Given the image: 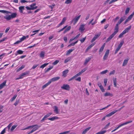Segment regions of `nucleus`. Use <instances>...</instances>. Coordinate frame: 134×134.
Wrapping results in <instances>:
<instances>
[{"instance_id":"f257e3e1","label":"nucleus","mask_w":134,"mask_h":134,"mask_svg":"<svg viewBox=\"0 0 134 134\" xmlns=\"http://www.w3.org/2000/svg\"><path fill=\"white\" fill-rule=\"evenodd\" d=\"M118 25V24L117 23L116 24L114 29V32H113V33L105 41L106 42H108V41H110V40L113 38L114 36H115L116 34L118 32L119 29Z\"/></svg>"},{"instance_id":"f03ea898","label":"nucleus","mask_w":134,"mask_h":134,"mask_svg":"<svg viewBox=\"0 0 134 134\" xmlns=\"http://www.w3.org/2000/svg\"><path fill=\"white\" fill-rule=\"evenodd\" d=\"M131 26H129L128 27L125 29L124 30L121 34L119 35L118 37L119 38H121L126 33L128 32L131 28Z\"/></svg>"},{"instance_id":"7ed1b4c3","label":"nucleus","mask_w":134,"mask_h":134,"mask_svg":"<svg viewBox=\"0 0 134 134\" xmlns=\"http://www.w3.org/2000/svg\"><path fill=\"white\" fill-rule=\"evenodd\" d=\"M132 122V121H127V122H125V123H122V124H120L119 125V126L116 128L115 129L112 130L111 131V132H113L115 131V130H117L120 127L122 126H123L124 125H125L127 124L130 123V122Z\"/></svg>"},{"instance_id":"20e7f679","label":"nucleus","mask_w":134,"mask_h":134,"mask_svg":"<svg viewBox=\"0 0 134 134\" xmlns=\"http://www.w3.org/2000/svg\"><path fill=\"white\" fill-rule=\"evenodd\" d=\"M124 106H123L121 107L118 110H113L111 112L109 113V114H107L106 116L108 117H110V116H112V115H113V114H114L115 113H116V112H117L118 111H120V110L121 109L123 108H124Z\"/></svg>"},{"instance_id":"39448f33","label":"nucleus","mask_w":134,"mask_h":134,"mask_svg":"<svg viewBox=\"0 0 134 134\" xmlns=\"http://www.w3.org/2000/svg\"><path fill=\"white\" fill-rule=\"evenodd\" d=\"M40 127V126H38V125H32L31 126H28L26 128H25L24 129H22V130H25L26 129H29L30 128V127L33 128V127H34L36 131L38 129L39 127Z\"/></svg>"},{"instance_id":"423d86ee","label":"nucleus","mask_w":134,"mask_h":134,"mask_svg":"<svg viewBox=\"0 0 134 134\" xmlns=\"http://www.w3.org/2000/svg\"><path fill=\"white\" fill-rule=\"evenodd\" d=\"M61 88L65 90H69L70 89V87L69 85L64 84L63 86L61 87Z\"/></svg>"},{"instance_id":"0eeeda50","label":"nucleus","mask_w":134,"mask_h":134,"mask_svg":"<svg viewBox=\"0 0 134 134\" xmlns=\"http://www.w3.org/2000/svg\"><path fill=\"white\" fill-rule=\"evenodd\" d=\"M81 16V15H80L77 17H75V18H74V19L72 20V22H74V25L76 23L79 19Z\"/></svg>"},{"instance_id":"6e6552de","label":"nucleus","mask_w":134,"mask_h":134,"mask_svg":"<svg viewBox=\"0 0 134 134\" xmlns=\"http://www.w3.org/2000/svg\"><path fill=\"white\" fill-rule=\"evenodd\" d=\"M109 49H107L106 51L105 55L103 57V59L104 60L107 59L108 55L109 53Z\"/></svg>"},{"instance_id":"1a4fd4ad","label":"nucleus","mask_w":134,"mask_h":134,"mask_svg":"<svg viewBox=\"0 0 134 134\" xmlns=\"http://www.w3.org/2000/svg\"><path fill=\"white\" fill-rule=\"evenodd\" d=\"M126 18V16H122V17H121L120 18V19H119V20H118L117 23L119 25Z\"/></svg>"},{"instance_id":"9d476101","label":"nucleus","mask_w":134,"mask_h":134,"mask_svg":"<svg viewBox=\"0 0 134 134\" xmlns=\"http://www.w3.org/2000/svg\"><path fill=\"white\" fill-rule=\"evenodd\" d=\"M29 72L30 71H27L25 72H24V73H22L19 76V78H22L23 77L24 75H26V74H29Z\"/></svg>"},{"instance_id":"9b49d317","label":"nucleus","mask_w":134,"mask_h":134,"mask_svg":"<svg viewBox=\"0 0 134 134\" xmlns=\"http://www.w3.org/2000/svg\"><path fill=\"white\" fill-rule=\"evenodd\" d=\"M60 79V77L59 76H57V77H54L53 78L51 79L50 80V83H51V82H54V81H56Z\"/></svg>"},{"instance_id":"f8f14e48","label":"nucleus","mask_w":134,"mask_h":134,"mask_svg":"<svg viewBox=\"0 0 134 134\" xmlns=\"http://www.w3.org/2000/svg\"><path fill=\"white\" fill-rule=\"evenodd\" d=\"M100 36V34H97L95 35L94 37L92 38V40H91V42H93V41H94L96 39H97L98 37H99V36Z\"/></svg>"},{"instance_id":"ddd939ff","label":"nucleus","mask_w":134,"mask_h":134,"mask_svg":"<svg viewBox=\"0 0 134 134\" xmlns=\"http://www.w3.org/2000/svg\"><path fill=\"white\" fill-rule=\"evenodd\" d=\"M66 20V18L65 17H63V19L60 22V23L59 24L58 26H57L58 27H59V26H60L61 25L64 23L65 22V20Z\"/></svg>"},{"instance_id":"4468645a","label":"nucleus","mask_w":134,"mask_h":134,"mask_svg":"<svg viewBox=\"0 0 134 134\" xmlns=\"http://www.w3.org/2000/svg\"><path fill=\"white\" fill-rule=\"evenodd\" d=\"M6 82V80L4 81L0 85V89H2L4 86H5Z\"/></svg>"},{"instance_id":"2eb2a0df","label":"nucleus","mask_w":134,"mask_h":134,"mask_svg":"<svg viewBox=\"0 0 134 134\" xmlns=\"http://www.w3.org/2000/svg\"><path fill=\"white\" fill-rule=\"evenodd\" d=\"M69 71L68 70H66L63 72L62 76L63 77H65L67 75V74Z\"/></svg>"},{"instance_id":"dca6fc26","label":"nucleus","mask_w":134,"mask_h":134,"mask_svg":"<svg viewBox=\"0 0 134 134\" xmlns=\"http://www.w3.org/2000/svg\"><path fill=\"white\" fill-rule=\"evenodd\" d=\"M24 51H23L20 50V49H19V50H18L17 51V53L15 54V55H17V54H22L23 53Z\"/></svg>"},{"instance_id":"f3484780","label":"nucleus","mask_w":134,"mask_h":134,"mask_svg":"<svg viewBox=\"0 0 134 134\" xmlns=\"http://www.w3.org/2000/svg\"><path fill=\"white\" fill-rule=\"evenodd\" d=\"M104 96H113V94H111L109 92H106L104 94Z\"/></svg>"},{"instance_id":"a211bd4d","label":"nucleus","mask_w":134,"mask_h":134,"mask_svg":"<svg viewBox=\"0 0 134 134\" xmlns=\"http://www.w3.org/2000/svg\"><path fill=\"white\" fill-rule=\"evenodd\" d=\"M51 84V81L49 80V81H48L47 83H46L45 85L43 86L42 87V88L44 89V88H46V87H47V86H48V85H49V84Z\"/></svg>"},{"instance_id":"6ab92c4d","label":"nucleus","mask_w":134,"mask_h":134,"mask_svg":"<svg viewBox=\"0 0 134 134\" xmlns=\"http://www.w3.org/2000/svg\"><path fill=\"white\" fill-rule=\"evenodd\" d=\"M59 118L57 116H53L52 117V118H49L48 119L49 120H50L53 121V120H55V119H59Z\"/></svg>"},{"instance_id":"aec40b11","label":"nucleus","mask_w":134,"mask_h":134,"mask_svg":"<svg viewBox=\"0 0 134 134\" xmlns=\"http://www.w3.org/2000/svg\"><path fill=\"white\" fill-rule=\"evenodd\" d=\"M71 28V26H68V27L66 29H65L64 30V32H63V34H65V33L66 32H67L68 31H69V30Z\"/></svg>"},{"instance_id":"412c9836","label":"nucleus","mask_w":134,"mask_h":134,"mask_svg":"<svg viewBox=\"0 0 134 134\" xmlns=\"http://www.w3.org/2000/svg\"><path fill=\"white\" fill-rule=\"evenodd\" d=\"M54 112L56 113V114H58V108L56 106H54Z\"/></svg>"},{"instance_id":"4be33fe9","label":"nucleus","mask_w":134,"mask_h":134,"mask_svg":"<svg viewBox=\"0 0 134 134\" xmlns=\"http://www.w3.org/2000/svg\"><path fill=\"white\" fill-rule=\"evenodd\" d=\"M91 128V127H90H90H89L87 128H86V129H85L82 132V134H85V133H86Z\"/></svg>"},{"instance_id":"5701e85b","label":"nucleus","mask_w":134,"mask_h":134,"mask_svg":"<svg viewBox=\"0 0 134 134\" xmlns=\"http://www.w3.org/2000/svg\"><path fill=\"white\" fill-rule=\"evenodd\" d=\"M24 6H20L19 7V11L20 13H23V10L24 9Z\"/></svg>"},{"instance_id":"b1692460","label":"nucleus","mask_w":134,"mask_h":134,"mask_svg":"<svg viewBox=\"0 0 134 134\" xmlns=\"http://www.w3.org/2000/svg\"><path fill=\"white\" fill-rule=\"evenodd\" d=\"M4 18L7 19V20H9L11 19V17L10 15H7V16H5L4 17Z\"/></svg>"},{"instance_id":"393cba45","label":"nucleus","mask_w":134,"mask_h":134,"mask_svg":"<svg viewBox=\"0 0 134 134\" xmlns=\"http://www.w3.org/2000/svg\"><path fill=\"white\" fill-rule=\"evenodd\" d=\"M85 26V25H81L79 28V30H81L82 31L84 30L85 29L84 28Z\"/></svg>"},{"instance_id":"a878e982","label":"nucleus","mask_w":134,"mask_h":134,"mask_svg":"<svg viewBox=\"0 0 134 134\" xmlns=\"http://www.w3.org/2000/svg\"><path fill=\"white\" fill-rule=\"evenodd\" d=\"M105 43H104V44H103L102 46L99 49V52H101L103 51V49L105 46Z\"/></svg>"},{"instance_id":"bb28decb","label":"nucleus","mask_w":134,"mask_h":134,"mask_svg":"<svg viewBox=\"0 0 134 134\" xmlns=\"http://www.w3.org/2000/svg\"><path fill=\"white\" fill-rule=\"evenodd\" d=\"M49 117V115L48 113L46 115H45L43 119H42L41 120V121H44V120H45L46 118H47V117Z\"/></svg>"},{"instance_id":"cd10ccee","label":"nucleus","mask_w":134,"mask_h":134,"mask_svg":"<svg viewBox=\"0 0 134 134\" xmlns=\"http://www.w3.org/2000/svg\"><path fill=\"white\" fill-rule=\"evenodd\" d=\"M74 49H69V50L67 51L66 53V55H68L70 54V53L73 51H74Z\"/></svg>"},{"instance_id":"c85d7f7f","label":"nucleus","mask_w":134,"mask_h":134,"mask_svg":"<svg viewBox=\"0 0 134 134\" xmlns=\"http://www.w3.org/2000/svg\"><path fill=\"white\" fill-rule=\"evenodd\" d=\"M17 15V14L16 13H12L11 15V18H14L16 17Z\"/></svg>"},{"instance_id":"c756f323","label":"nucleus","mask_w":134,"mask_h":134,"mask_svg":"<svg viewBox=\"0 0 134 134\" xmlns=\"http://www.w3.org/2000/svg\"><path fill=\"white\" fill-rule=\"evenodd\" d=\"M134 14V11L132 12V14H131L128 17L129 21L133 17V15Z\"/></svg>"},{"instance_id":"7c9ffc66","label":"nucleus","mask_w":134,"mask_h":134,"mask_svg":"<svg viewBox=\"0 0 134 134\" xmlns=\"http://www.w3.org/2000/svg\"><path fill=\"white\" fill-rule=\"evenodd\" d=\"M128 61V59H125L124 60L122 64V66H125L126 65Z\"/></svg>"},{"instance_id":"2f4dec72","label":"nucleus","mask_w":134,"mask_h":134,"mask_svg":"<svg viewBox=\"0 0 134 134\" xmlns=\"http://www.w3.org/2000/svg\"><path fill=\"white\" fill-rule=\"evenodd\" d=\"M25 67V66L23 65L21 67H20L16 70V72H18V71H20V70H21L22 69L24 68Z\"/></svg>"},{"instance_id":"473e14b6","label":"nucleus","mask_w":134,"mask_h":134,"mask_svg":"<svg viewBox=\"0 0 134 134\" xmlns=\"http://www.w3.org/2000/svg\"><path fill=\"white\" fill-rule=\"evenodd\" d=\"M95 44V43H92V44H91L90 45H89L87 48L86 50L87 51L88 50L90 49L91 48L92 46H93Z\"/></svg>"},{"instance_id":"72a5a7b5","label":"nucleus","mask_w":134,"mask_h":134,"mask_svg":"<svg viewBox=\"0 0 134 134\" xmlns=\"http://www.w3.org/2000/svg\"><path fill=\"white\" fill-rule=\"evenodd\" d=\"M45 55V52L44 51H41L40 54V57H44Z\"/></svg>"},{"instance_id":"f704fd0d","label":"nucleus","mask_w":134,"mask_h":134,"mask_svg":"<svg viewBox=\"0 0 134 134\" xmlns=\"http://www.w3.org/2000/svg\"><path fill=\"white\" fill-rule=\"evenodd\" d=\"M91 58H88L87 59H86L85 60V61L84 62V64L86 65L87 63H88L89 61L90 60Z\"/></svg>"},{"instance_id":"c9c22d12","label":"nucleus","mask_w":134,"mask_h":134,"mask_svg":"<svg viewBox=\"0 0 134 134\" xmlns=\"http://www.w3.org/2000/svg\"><path fill=\"white\" fill-rule=\"evenodd\" d=\"M113 82L115 87H116V78H113Z\"/></svg>"},{"instance_id":"e433bc0d","label":"nucleus","mask_w":134,"mask_h":134,"mask_svg":"<svg viewBox=\"0 0 134 134\" xmlns=\"http://www.w3.org/2000/svg\"><path fill=\"white\" fill-rule=\"evenodd\" d=\"M17 125H13L10 129V131H12L14 130L16 128V127L17 126Z\"/></svg>"},{"instance_id":"4c0bfd02","label":"nucleus","mask_w":134,"mask_h":134,"mask_svg":"<svg viewBox=\"0 0 134 134\" xmlns=\"http://www.w3.org/2000/svg\"><path fill=\"white\" fill-rule=\"evenodd\" d=\"M0 12H2L3 13H11L10 12H8V11L7 10H0Z\"/></svg>"},{"instance_id":"58836bf2","label":"nucleus","mask_w":134,"mask_h":134,"mask_svg":"<svg viewBox=\"0 0 134 134\" xmlns=\"http://www.w3.org/2000/svg\"><path fill=\"white\" fill-rule=\"evenodd\" d=\"M106 132V130H103L102 131H101L98 132L96 134H103L104 133H105Z\"/></svg>"},{"instance_id":"ea45409f","label":"nucleus","mask_w":134,"mask_h":134,"mask_svg":"<svg viewBox=\"0 0 134 134\" xmlns=\"http://www.w3.org/2000/svg\"><path fill=\"white\" fill-rule=\"evenodd\" d=\"M124 41H123V40H122V41H121L119 45L120 48L121 47L122 45H123V44H124Z\"/></svg>"},{"instance_id":"a19ab883","label":"nucleus","mask_w":134,"mask_h":134,"mask_svg":"<svg viewBox=\"0 0 134 134\" xmlns=\"http://www.w3.org/2000/svg\"><path fill=\"white\" fill-rule=\"evenodd\" d=\"M130 10V8H129L127 7L126 8L125 12V14H127L129 12V11Z\"/></svg>"},{"instance_id":"79ce46f5","label":"nucleus","mask_w":134,"mask_h":134,"mask_svg":"<svg viewBox=\"0 0 134 134\" xmlns=\"http://www.w3.org/2000/svg\"><path fill=\"white\" fill-rule=\"evenodd\" d=\"M48 63H45L43 64L41 66H40V68H44V67H46V66L47 65H48Z\"/></svg>"},{"instance_id":"37998d69","label":"nucleus","mask_w":134,"mask_h":134,"mask_svg":"<svg viewBox=\"0 0 134 134\" xmlns=\"http://www.w3.org/2000/svg\"><path fill=\"white\" fill-rule=\"evenodd\" d=\"M53 67V66H51L49 67V68H48L46 70H45V72L46 73V72H47L48 71H49V70H51V69H52Z\"/></svg>"},{"instance_id":"c03bdc74","label":"nucleus","mask_w":134,"mask_h":134,"mask_svg":"<svg viewBox=\"0 0 134 134\" xmlns=\"http://www.w3.org/2000/svg\"><path fill=\"white\" fill-rule=\"evenodd\" d=\"M17 96V95H15L14 96H13V97L12 98H11V102L13 101V100H14L16 98V97Z\"/></svg>"},{"instance_id":"a18cd8bd","label":"nucleus","mask_w":134,"mask_h":134,"mask_svg":"<svg viewBox=\"0 0 134 134\" xmlns=\"http://www.w3.org/2000/svg\"><path fill=\"white\" fill-rule=\"evenodd\" d=\"M108 70H104V71H102L100 72V74H105L107 73V72H108Z\"/></svg>"},{"instance_id":"49530a36","label":"nucleus","mask_w":134,"mask_h":134,"mask_svg":"<svg viewBox=\"0 0 134 134\" xmlns=\"http://www.w3.org/2000/svg\"><path fill=\"white\" fill-rule=\"evenodd\" d=\"M19 102V99H17L15 101V102L14 104L15 106H16L17 105V104H18Z\"/></svg>"},{"instance_id":"de8ad7c7","label":"nucleus","mask_w":134,"mask_h":134,"mask_svg":"<svg viewBox=\"0 0 134 134\" xmlns=\"http://www.w3.org/2000/svg\"><path fill=\"white\" fill-rule=\"evenodd\" d=\"M120 49V48L119 46L118 45L117 48H116V49L115 51V54H116V53H117L118 51Z\"/></svg>"},{"instance_id":"09e8293b","label":"nucleus","mask_w":134,"mask_h":134,"mask_svg":"<svg viewBox=\"0 0 134 134\" xmlns=\"http://www.w3.org/2000/svg\"><path fill=\"white\" fill-rule=\"evenodd\" d=\"M72 0H66L65 2V3L68 4L71 3Z\"/></svg>"},{"instance_id":"8fccbe9b","label":"nucleus","mask_w":134,"mask_h":134,"mask_svg":"<svg viewBox=\"0 0 134 134\" xmlns=\"http://www.w3.org/2000/svg\"><path fill=\"white\" fill-rule=\"evenodd\" d=\"M100 89L101 90V91L102 92H104L105 91L102 85L100 88Z\"/></svg>"},{"instance_id":"3c124183","label":"nucleus","mask_w":134,"mask_h":134,"mask_svg":"<svg viewBox=\"0 0 134 134\" xmlns=\"http://www.w3.org/2000/svg\"><path fill=\"white\" fill-rule=\"evenodd\" d=\"M59 61L58 60H55L53 63L52 64L53 65H56L59 63Z\"/></svg>"},{"instance_id":"603ef678","label":"nucleus","mask_w":134,"mask_h":134,"mask_svg":"<svg viewBox=\"0 0 134 134\" xmlns=\"http://www.w3.org/2000/svg\"><path fill=\"white\" fill-rule=\"evenodd\" d=\"M86 38V37L83 38L82 39H81V40H79L81 41V43H83L85 40Z\"/></svg>"},{"instance_id":"864d4df0","label":"nucleus","mask_w":134,"mask_h":134,"mask_svg":"<svg viewBox=\"0 0 134 134\" xmlns=\"http://www.w3.org/2000/svg\"><path fill=\"white\" fill-rule=\"evenodd\" d=\"M25 36H23L22 38H20V40L21 42L22 41H23V40H25Z\"/></svg>"},{"instance_id":"5fc2aeb1","label":"nucleus","mask_w":134,"mask_h":134,"mask_svg":"<svg viewBox=\"0 0 134 134\" xmlns=\"http://www.w3.org/2000/svg\"><path fill=\"white\" fill-rule=\"evenodd\" d=\"M6 128H4V129H3V130L1 131L0 134H4V133L5 132Z\"/></svg>"},{"instance_id":"6e6d98bb","label":"nucleus","mask_w":134,"mask_h":134,"mask_svg":"<svg viewBox=\"0 0 134 134\" xmlns=\"http://www.w3.org/2000/svg\"><path fill=\"white\" fill-rule=\"evenodd\" d=\"M39 64H37L34 65L32 67V69H35V68H36L37 66Z\"/></svg>"},{"instance_id":"4d7b16f0","label":"nucleus","mask_w":134,"mask_h":134,"mask_svg":"<svg viewBox=\"0 0 134 134\" xmlns=\"http://www.w3.org/2000/svg\"><path fill=\"white\" fill-rule=\"evenodd\" d=\"M12 123H10L7 126V127L8 130L10 129L11 126H12Z\"/></svg>"},{"instance_id":"13d9d810","label":"nucleus","mask_w":134,"mask_h":134,"mask_svg":"<svg viewBox=\"0 0 134 134\" xmlns=\"http://www.w3.org/2000/svg\"><path fill=\"white\" fill-rule=\"evenodd\" d=\"M5 54V53H3L2 54H1L0 55V59L2 58L4 56Z\"/></svg>"},{"instance_id":"bf43d9fd","label":"nucleus","mask_w":134,"mask_h":134,"mask_svg":"<svg viewBox=\"0 0 134 134\" xmlns=\"http://www.w3.org/2000/svg\"><path fill=\"white\" fill-rule=\"evenodd\" d=\"M75 78H76V77L75 75L74 76H73V77H71V78L70 79L68 80V81H70L71 80L74 79Z\"/></svg>"},{"instance_id":"052dcab7","label":"nucleus","mask_w":134,"mask_h":134,"mask_svg":"<svg viewBox=\"0 0 134 134\" xmlns=\"http://www.w3.org/2000/svg\"><path fill=\"white\" fill-rule=\"evenodd\" d=\"M70 132V131H69H69H64V132H62L61 133V134H65L66 133H68Z\"/></svg>"},{"instance_id":"680f3d73","label":"nucleus","mask_w":134,"mask_h":134,"mask_svg":"<svg viewBox=\"0 0 134 134\" xmlns=\"http://www.w3.org/2000/svg\"><path fill=\"white\" fill-rule=\"evenodd\" d=\"M115 73V70H113V71H111L109 74V75H111L112 74H114Z\"/></svg>"},{"instance_id":"e2e57ef3","label":"nucleus","mask_w":134,"mask_h":134,"mask_svg":"<svg viewBox=\"0 0 134 134\" xmlns=\"http://www.w3.org/2000/svg\"><path fill=\"white\" fill-rule=\"evenodd\" d=\"M81 71L79 72L78 73H77V74H76L75 75L76 77H77L79 76H80L81 75Z\"/></svg>"},{"instance_id":"0e129e2a","label":"nucleus","mask_w":134,"mask_h":134,"mask_svg":"<svg viewBox=\"0 0 134 134\" xmlns=\"http://www.w3.org/2000/svg\"><path fill=\"white\" fill-rule=\"evenodd\" d=\"M75 80L76 81H81V78L80 77H79L77 78H76Z\"/></svg>"},{"instance_id":"69168bd1","label":"nucleus","mask_w":134,"mask_h":134,"mask_svg":"<svg viewBox=\"0 0 134 134\" xmlns=\"http://www.w3.org/2000/svg\"><path fill=\"white\" fill-rule=\"evenodd\" d=\"M25 8L27 10H32V8H31V7H29L28 6H26V7Z\"/></svg>"},{"instance_id":"338daca9","label":"nucleus","mask_w":134,"mask_h":134,"mask_svg":"<svg viewBox=\"0 0 134 134\" xmlns=\"http://www.w3.org/2000/svg\"><path fill=\"white\" fill-rule=\"evenodd\" d=\"M87 69H86V68H84L82 70H81V74L82 73H83V72H84V71H85Z\"/></svg>"},{"instance_id":"774afa93","label":"nucleus","mask_w":134,"mask_h":134,"mask_svg":"<svg viewBox=\"0 0 134 134\" xmlns=\"http://www.w3.org/2000/svg\"><path fill=\"white\" fill-rule=\"evenodd\" d=\"M36 5V3H33L32 4L30 5V7H31V8H32V7H34V6L35 5Z\"/></svg>"}]
</instances>
